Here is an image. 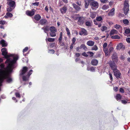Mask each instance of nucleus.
<instances>
[{"mask_svg":"<svg viewBox=\"0 0 130 130\" xmlns=\"http://www.w3.org/2000/svg\"><path fill=\"white\" fill-rule=\"evenodd\" d=\"M72 6H73L74 9L77 11H79L80 10V8L79 6L77 5L75 3L73 4Z\"/></svg>","mask_w":130,"mask_h":130,"instance_id":"nucleus-17","label":"nucleus"},{"mask_svg":"<svg viewBox=\"0 0 130 130\" xmlns=\"http://www.w3.org/2000/svg\"><path fill=\"white\" fill-rule=\"evenodd\" d=\"M50 29V26H46L41 28V29L44 30V32L46 33H47V32L49 31Z\"/></svg>","mask_w":130,"mask_h":130,"instance_id":"nucleus-16","label":"nucleus"},{"mask_svg":"<svg viewBox=\"0 0 130 130\" xmlns=\"http://www.w3.org/2000/svg\"><path fill=\"white\" fill-rule=\"evenodd\" d=\"M89 70V71H94V69L93 67H90V68Z\"/></svg>","mask_w":130,"mask_h":130,"instance_id":"nucleus-57","label":"nucleus"},{"mask_svg":"<svg viewBox=\"0 0 130 130\" xmlns=\"http://www.w3.org/2000/svg\"><path fill=\"white\" fill-rule=\"evenodd\" d=\"M39 23L41 25H45L47 23V20L45 19H42L40 21Z\"/></svg>","mask_w":130,"mask_h":130,"instance_id":"nucleus-19","label":"nucleus"},{"mask_svg":"<svg viewBox=\"0 0 130 130\" xmlns=\"http://www.w3.org/2000/svg\"><path fill=\"white\" fill-rule=\"evenodd\" d=\"M75 19H78L77 22L78 24L80 25H82L83 24L84 21H85V18L83 16H81L79 17H76Z\"/></svg>","mask_w":130,"mask_h":130,"instance_id":"nucleus-7","label":"nucleus"},{"mask_svg":"<svg viewBox=\"0 0 130 130\" xmlns=\"http://www.w3.org/2000/svg\"><path fill=\"white\" fill-rule=\"evenodd\" d=\"M115 28L116 29H118L121 28V26L119 25L116 24L115 26Z\"/></svg>","mask_w":130,"mask_h":130,"instance_id":"nucleus-45","label":"nucleus"},{"mask_svg":"<svg viewBox=\"0 0 130 130\" xmlns=\"http://www.w3.org/2000/svg\"><path fill=\"white\" fill-rule=\"evenodd\" d=\"M121 102H122V103H123L124 104H126V103H127V102H126V101L124 100H122Z\"/></svg>","mask_w":130,"mask_h":130,"instance_id":"nucleus-59","label":"nucleus"},{"mask_svg":"<svg viewBox=\"0 0 130 130\" xmlns=\"http://www.w3.org/2000/svg\"><path fill=\"white\" fill-rule=\"evenodd\" d=\"M114 15V8H113L110 10L109 12L108 13V15L109 16L112 17Z\"/></svg>","mask_w":130,"mask_h":130,"instance_id":"nucleus-18","label":"nucleus"},{"mask_svg":"<svg viewBox=\"0 0 130 130\" xmlns=\"http://www.w3.org/2000/svg\"><path fill=\"white\" fill-rule=\"evenodd\" d=\"M113 50V47H110L109 48V53H110L112 52Z\"/></svg>","mask_w":130,"mask_h":130,"instance_id":"nucleus-54","label":"nucleus"},{"mask_svg":"<svg viewBox=\"0 0 130 130\" xmlns=\"http://www.w3.org/2000/svg\"><path fill=\"white\" fill-rule=\"evenodd\" d=\"M112 61H115V62H118V56L117 53H113L112 56Z\"/></svg>","mask_w":130,"mask_h":130,"instance_id":"nucleus-12","label":"nucleus"},{"mask_svg":"<svg viewBox=\"0 0 130 130\" xmlns=\"http://www.w3.org/2000/svg\"><path fill=\"white\" fill-rule=\"evenodd\" d=\"M47 41L49 42H53L54 41V39L51 38H48Z\"/></svg>","mask_w":130,"mask_h":130,"instance_id":"nucleus-42","label":"nucleus"},{"mask_svg":"<svg viewBox=\"0 0 130 130\" xmlns=\"http://www.w3.org/2000/svg\"><path fill=\"white\" fill-rule=\"evenodd\" d=\"M6 4L7 5L6 11L8 12H11L15 7V2L13 1H8Z\"/></svg>","mask_w":130,"mask_h":130,"instance_id":"nucleus-3","label":"nucleus"},{"mask_svg":"<svg viewBox=\"0 0 130 130\" xmlns=\"http://www.w3.org/2000/svg\"><path fill=\"white\" fill-rule=\"evenodd\" d=\"M107 29V27L105 26H103L102 27H101V31H105Z\"/></svg>","mask_w":130,"mask_h":130,"instance_id":"nucleus-46","label":"nucleus"},{"mask_svg":"<svg viewBox=\"0 0 130 130\" xmlns=\"http://www.w3.org/2000/svg\"><path fill=\"white\" fill-rule=\"evenodd\" d=\"M13 70L6 69V71L0 69V87L4 80L6 79L7 83H10L12 82V79L9 77V74Z\"/></svg>","mask_w":130,"mask_h":130,"instance_id":"nucleus-1","label":"nucleus"},{"mask_svg":"<svg viewBox=\"0 0 130 130\" xmlns=\"http://www.w3.org/2000/svg\"><path fill=\"white\" fill-rule=\"evenodd\" d=\"M97 50H98V47L96 45L92 47V48H91V50L94 51H96Z\"/></svg>","mask_w":130,"mask_h":130,"instance_id":"nucleus-41","label":"nucleus"},{"mask_svg":"<svg viewBox=\"0 0 130 130\" xmlns=\"http://www.w3.org/2000/svg\"><path fill=\"white\" fill-rule=\"evenodd\" d=\"M117 31L115 29H113L111 30L109 33V34L111 35H113L115 34H116L117 33Z\"/></svg>","mask_w":130,"mask_h":130,"instance_id":"nucleus-28","label":"nucleus"},{"mask_svg":"<svg viewBox=\"0 0 130 130\" xmlns=\"http://www.w3.org/2000/svg\"><path fill=\"white\" fill-rule=\"evenodd\" d=\"M49 30L51 31V32H56L57 31L56 28L53 26L50 27Z\"/></svg>","mask_w":130,"mask_h":130,"instance_id":"nucleus-25","label":"nucleus"},{"mask_svg":"<svg viewBox=\"0 0 130 130\" xmlns=\"http://www.w3.org/2000/svg\"><path fill=\"white\" fill-rule=\"evenodd\" d=\"M66 31L67 32V34L68 35L70 36V35H71L69 29L67 27H66Z\"/></svg>","mask_w":130,"mask_h":130,"instance_id":"nucleus-39","label":"nucleus"},{"mask_svg":"<svg viewBox=\"0 0 130 130\" xmlns=\"http://www.w3.org/2000/svg\"><path fill=\"white\" fill-rule=\"evenodd\" d=\"M113 71L114 73V75L117 79H119L121 77V73L118 70H112Z\"/></svg>","mask_w":130,"mask_h":130,"instance_id":"nucleus-9","label":"nucleus"},{"mask_svg":"<svg viewBox=\"0 0 130 130\" xmlns=\"http://www.w3.org/2000/svg\"><path fill=\"white\" fill-rule=\"evenodd\" d=\"M82 55L84 56L87 57L88 56V55H87L86 53V52H84L83 53H82Z\"/></svg>","mask_w":130,"mask_h":130,"instance_id":"nucleus-62","label":"nucleus"},{"mask_svg":"<svg viewBox=\"0 0 130 130\" xmlns=\"http://www.w3.org/2000/svg\"><path fill=\"white\" fill-rule=\"evenodd\" d=\"M117 62L110 60L107 62V64L109 65V67L111 68V70H117V65L115 63Z\"/></svg>","mask_w":130,"mask_h":130,"instance_id":"nucleus-5","label":"nucleus"},{"mask_svg":"<svg viewBox=\"0 0 130 130\" xmlns=\"http://www.w3.org/2000/svg\"><path fill=\"white\" fill-rule=\"evenodd\" d=\"M41 19V16L39 14H36L34 17V19L38 21Z\"/></svg>","mask_w":130,"mask_h":130,"instance_id":"nucleus-22","label":"nucleus"},{"mask_svg":"<svg viewBox=\"0 0 130 130\" xmlns=\"http://www.w3.org/2000/svg\"><path fill=\"white\" fill-rule=\"evenodd\" d=\"M28 50V47H26L23 49V55H26V54H25L24 53L27 51Z\"/></svg>","mask_w":130,"mask_h":130,"instance_id":"nucleus-38","label":"nucleus"},{"mask_svg":"<svg viewBox=\"0 0 130 130\" xmlns=\"http://www.w3.org/2000/svg\"><path fill=\"white\" fill-rule=\"evenodd\" d=\"M33 72V71L32 70H30L28 72H27V75L26 76H30V75Z\"/></svg>","mask_w":130,"mask_h":130,"instance_id":"nucleus-51","label":"nucleus"},{"mask_svg":"<svg viewBox=\"0 0 130 130\" xmlns=\"http://www.w3.org/2000/svg\"><path fill=\"white\" fill-rule=\"evenodd\" d=\"M91 64L93 66H96L98 63V61L96 59L92 60L91 62Z\"/></svg>","mask_w":130,"mask_h":130,"instance_id":"nucleus-24","label":"nucleus"},{"mask_svg":"<svg viewBox=\"0 0 130 130\" xmlns=\"http://www.w3.org/2000/svg\"><path fill=\"white\" fill-rule=\"evenodd\" d=\"M89 2H90V0H86L85 1V7L86 8H87L88 6H89V5L90 4Z\"/></svg>","mask_w":130,"mask_h":130,"instance_id":"nucleus-30","label":"nucleus"},{"mask_svg":"<svg viewBox=\"0 0 130 130\" xmlns=\"http://www.w3.org/2000/svg\"><path fill=\"white\" fill-rule=\"evenodd\" d=\"M67 10V8L65 6H64L63 8L60 9V11L62 14L66 13Z\"/></svg>","mask_w":130,"mask_h":130,"instance_id":"nucleus-20","label":"nucleus"},{"mask_svg":"<svg viewBox=\"0 0 130 130\" xmlns=\"http://www.w3.org/2000/svg\"><path fill=\"white\" fill-rule=\"evenodd\" d=\"M0 67L1 68V69H2V70L5 71H6L5 68H4V64L3 63H1V64H0Z\"/></svg>","mask_w":130,"mask_h":130,"instance_id":"nucleus-31","label":"nucleus"},{"mask_svg":"<svg viewBox=\"0 0 130 130\" xmlns=\"http://www.w3.org/2000/svg\"><path fill=\"white\" fill-rule=\"evenodd\" d=\"M30 76H28V75H24L22 76V79H23V81H25L29 80V78Z\"/></svg>","mask_w":130,"mask_h":130,"instance_id":"nucleus-21","label":"nucleus"},{"mask_svg":"<svg viewBox=\"0 0 130 130\" xmlns=\"http://www.w3.org/2000/svg\"><path fill=\"white\" fill-rule=\"evenodd\" d=\"M109 78L111 81H112V75H111V72H109Z\"/></svg>","mask_w":130,"mask_h":130,"instance_id":"nucleus-55","label":"nucleus"},{"mask_svg":"<svg viewBox=\"0 0 130 130\" xmlns=\"http://www.w3.org/2000/svg\"><path fill=\"white\" fill-rule=\"evenodd\" d=\"M109 8V6L107 5H104L102 7V9L103 10H106Z\"/></svg>","mask_w":130,"mask_h":130,"instance_id":"nucleus-36","label":"nucleus"},{"mask_svg":"<svg viewBox=\"0 0 130 130\" xmlns=\"http://www.w3.org/2000/svg\"><path fill=\"white\" fill-rule=\"evenodd\" d=\"M119 92H120V93H124V90L123 88H120L119 89Z\"/></svg>","mask_w":130,"mask_h":130,"instance_id":"nucleus-61","label":"nucleus"},{"mask_svg":"<svg viewBox=\"0 0 130 130\" xmlns=\"http://www.w3.org/2000/svg\"><path fill=\"white\" fill-rule=\"evenodd\" d=\"M0 44L2 45V47H5L7 46V42L3 39L0 41Z\"/></svg>","mask_w":130,"mask_h":130,"instance_id":"nucleus-14","label":"nucleus"},{"mask_svg":"<svg viewBox=\"0 0 130 130\" xmlns=\"http://www.w3.org/2000/svg\"><path fill=\"white\" fill-rule=\"evenodd\" d=\"M126 41H127V43H130V38L129 37H128L126 38Z\"/></svg>","mask_w":130,"mask_h":130,"instance_id":"nucleus-58","label":"nucleus"},{"mask_svg":"<svg viewBox=\"0 0 130 130\" xmlns=\"http://www.w3.org/2000/svg\"><path fill=\"white\" fill-rule=\"evenodd\" d=\"M48 53L52 54H53L54 53V51L53 50H50L48 52Z\"/></svg>","mask_w":130,"mask_h":130,"instance_id":"nucleus-47","label":"nucleus"},{"mask_svg":"<svg viewBox=\"0 0 130 130\" xmlns=\"http://www.w3.org/2000/svg\"><path fill=\"white\" fill-rule=\"evenodd\" d=\"M121 98H122V96L120 94H117L116 95V99L117 100H120Z\"/></svg>","mask_w":130,"mask_h":130,"instance_id":"nucleus-35","label":"nucleus"},{"mask_svg":"<svg viewBox=\"0 0 130 130\" xmlns=\"http://www.w3.org/2000/svg\"><path fill=\"white\" fill-rule=\"evenodd\" d=\"M125 33L126 34H128L130 33V30L129 29H126L125 30Z\"/></svg>","mask_w":130,"mask_h":130,"instance_id":"nucleus-52","label":"nucleus"},{"mask_svg":"<svg viewBox=\"0 0 130 130\" xmlns=\"http://www.w3.org/2000/svg\"><path fill=\"white\" fill-rule=\"evenodd\" d=\"M111 38L114 39H120V37L118 35H115L111 36Z\"/></svg>","mask_w":130,"mask_h":130,"instance_id":"nucleus-29","label":"nucleus"},{"mask_svg":"<svg viewBox=\"0 0 130 130\" xmlns=\"http://www.w3.org/2000/svg\"><path fill=\"white\" fill-rule=\"evenodd\" d=\"M87 54H89V56L90 57H93L94 54V53L91 52H87Z\"/></svg>","mask_w":130,"mask_h":130,"instance_id":"nucleus-44","label":"nucleus"},{"mask_svg":"<svg viewBox=\"0 0 130 130\" xmlns=\"http://www.w3.org/2000/svg\"><path fill=\"white\" fill-rule=\"evenodd\" d=\"M123 23L124 24H127L128 23H129V21H128L127 19L123 20Z\"/></svg>","mask_w":130,"mask_h":130,"instance_id":"nucleus-49","label":"nucleus"},{"mask_svg":"<svg viewBox=\"0 0 130 130\" xmlns=\"http://www.w3.org/2000/svg\"><path fill=\"white\" fill-rule=\"evenodd\" d=\"M107 44L106 43H105L103 44V48H106V47H107Z\"/></svg>","mask_w":130,"mask_h":130,"instance_id":"nucleus-64","label":"nucleus"},{"mask_svg":"<svg viewBox=\"0 0 130 130\" xmlns=\"http://www.w3.org/2000/svg\"><path fill=\"white\" fill-rule=\"evenodd\" d=\"M35 12L36 10L34 9L31 10H27L26 11V14L29 17L32 16L35 14Z\"/></svg>","mask_w":130,"mask_h":130,"instance_id":"nucleus-8","label":"nucleus"},{"mask_svg":"<svg viewBox=\"0 0 130 130\" xmlns=\"http://www.w3.org/2000/svg\"><path fill=\"white\" fill-rule=\"evenodd\" d=\"M96 14L95 12H93L91 13H90V17L91 18L93 19L95 17Z\"/></svg>","mask_w":130,"mask_h":130,"instance_id":"nucleus-27","label":"nucleus"},{"mask_svg":"<svg viewBox=\"0 0 130 130\" xmlns=\"http://www.w3.org/2000/svg\"><path fill=\"white\" fill-rule=\"evenodd\" d=\"M100 2L103 3H106L107 2V0H100Z\"/></svg>","mask_w":130,"mask_h":130,"instance_id":"nucleus-56","label":"nucleus"},{"mask_svg":"<svg viewBox=\"0 0 130 130\" xmlns=\"http://www.w3.org/2000/svg\"><path fill=\"white\" fill-rule=\"evenodd\" d=\"M85 25L86 26L88 27H90L92 25V22L88 21L86 22Z\"/></svg>","mask_w":130,"mask_h":130,"instance_id":"nucleus-33","label":"nucleus"},{"mask_svg":"<svg viewBox=\"0 0 130 130\" xmlns=\"http://www.w3.org/2000/svg\"><path fill=\"white\" fill-rule=\"evenodd\" d=\"M1 52H2V55L4 56V57L5 58H9L10 57H13V55L12 54L10 55H7V49L5 48H3L1 49Z\"/></svg>","mask_w":130,"mask_h":130,"instance_id":"nucleus-4","label":"nucleus"},{"mask_svg":"<svg viewBox=\"0 0 130 130\" xmlns=\"http://www.w3.org/2000/svg\"><path fill=\"white\" fill-rule=\"evenodd\" d=\"M96 20L98 21H100L102 20V18L101 16H99L96 18Z\"/></svg>","mask_w":130,"mask_h":130,"instance_id":"nucleus-40","label":"nucleus"},{"mask_svg":"<svg viewBox=\"0 0 130 130\" xmlns=\"http://www.w3.org/2000/svg\"><path fill=\"white\" fill-rule=\"evenodd\" d=\"M39 2H35L32 3V5L38 6L39 5Z\"/></svg>","mask_w":130,"mask_h":130,"instance_id":"nucleus-60","label":"nucleus"},{"mask_svg":"<svg viewBox=\"0 0 130 130\" xmlns=\"http://www.w3.org/2000/svg\"><path fill=\"white\" fill-rule=\"evenodd\" d=\"M90 5L93 6V7L98 8L99 4L97 2L94 1L93 0H90Z\"/></svg>","mask_w":130,"mask_h":130,"instance_id":"nucleus-10","label":"nucleus"},{"mask_svg":"<svg viewBox=\"0 0 130 130\" xmlns=\"http://www.w3.org/2000/svg\"><path fill=\"white\" fill-rule=\"evenodd\" d=\"M113 90L116 92L118 91V87H113Z\"/></svg>","mask_w":130,"mask_h":130,"instance_id":"nucleus-63","label":"nucleus"},{"mask_svg":"<svg viewBox=\"0 0 130 130\" xmlns=\"http://www.w3.org/2000/svg\"><path fill=\"white\" fill-rule=\"evenodd\" d=\"M94 42L92 41H89L87 42V45L89 46H92L94 45Z\"/></svg>","mask_w":130,"mask_h":130,"instance_id":"nucleus-26","label":"nucleus"},{"mask_svg":"<svg viewBox=\"0 0 130 130\" xmlns=\"http://www.w3.org/2000/svg\"><path fill=\"white\" fill-rule=\"evenodd\" d=\"M13 16V15L11 13L8 12L6 13L5 15L4 16V18L6 19H7L8 17L11 18Z\"/></svg>","mask_w":130,"mask_h":130,"instance_id":"nucleus-23","label":"nucleus"},{"mask_svg":"<svg viewBox=\"0 0 130 130\" xmlns=\"http://www.w3.org/2000/svg\"><path fill=\"white\" fill-rule=\"evenodd\" d=\"M79 34L81 36L84 35L86 36L87 35V32L85 29L82 28V29L81 30L79 31Z\"/></svg>","mask_w":130,"mask_h":130,"instance_id":"nucleus-13","label":"nucleus"},{"mask_svg":"<svg viewBox=\"0 0 130 130\" xmlns=\"http://www.w3.org/2000/svg\"><path fill=\"white\" fill-rule=\"evenodd\" d=\"M56 32H51L50 35L51 37H54L56 36Z\"/></svg>","mask_w":130,"mask_h":130,"instance_id":"nucleus-43","label":"nucleus"},{"mask_svg":"<svg viewBox=\"0 0 130 130\" xmlns=\"http://www.w3.org/2000/svg\"><path fill=\"white\" fill-rule=\"evenodd\" d=\"M18 58V57L17 55L13 57V59L9 58H7L5 61V63H8V65L6 67V69L13 70V69L14 64H15Z\"/></svg>","mask_w":130,"mask_h":130,"instance_id":"nucleus-2","label":"nucleus"},{"mask_svg":"<svg viewBox=\"0 0 130 130\" xmlns=\"http://www.w3.org/2000/svg\"><path fill=\"white\" fill-rule=\"evenodd\" d=\"M6 22L4 20L0 21V24L2 25H4L5 24Z\"/></svg>","mask_w":130,"mask_h":130,"instance_id":"nucleus-48","label":"nucleus"},{"mask_svg":"<svg viewBox=\"0 0 130 130\" xmlns=\"http://www.w3.org/2000/svg\"><path fill=\"white\" fill-rule=\"evenodd\" d=\"M77 47L83 48L84 50H87V48L84 44H82L80 47Z\"/></svg>","mask_w":130,"mask_h":130,"instance_id":"nucleus-32","label":"nucleus"},{"mask_svg":"<svg viewBox=\"0 0 130 130\" xmlns=\"http://www.w3.org/2000/svg\"><path fill=\"white\" fill-rule=\"evenodd\" d=\"M116 49L118 50H123L125 49V46L122 43H120L118 44L116 46Z\"/></svg>","mask_w":130,"mask_h":130,"instance_id":"nucleus-11","label":"nucleus"},{"mask_svg":"<svg viewBox=\"0 0 130 130\" xmlns=\"http://www.w3.org/2000/svg\"><path fill=\"white\" fill-rule=\"evenodd\" d=\"M103 51L105 53V55L107 56L108 55V51H107V48H103Z\"/></svg>","mask_w":130,"mask_h":130,"instance_id":"nucleus-37","label":"nucleus"},{"mask_svg":"<svg viewBox=\"0 0 130 130\" xmlns=\"http://www.w3.org/2000/svg\"><path fill=\"white\" fill-rule=\"evenodd\" d=\"M28 68L26 67H24L23 68L21 72L20 73L21 75H23L27 71Z\"/></svg>","mask_w":130,"mask_h":130,"instance_id":"nucleus-15","label":"nucleus"},{"mask_svg":"<svg viewBox=\"0 0 130 130\" xmlns=\"http://www.w3.org/2000/svg\"><path fill=\"white\" fill-rule=\"evenodd\" d=\"M62 37V32H60V36H59V40H58V41H59V43H61V42Z\"/></svg>","mask_w":130,"mask_h":130,"instance_id":"nucleus-34","label":"nucleus"},{"mask_svg":"<svg viewBox=\"0 0 130 130\" xmlns=\"http://www.w3.org/2000/svg\"><path fill=\"white\" fill-rule=\"evenodd\" d=\"M75 38L74 37H73L72 40V44H75Z\"/></svg>","mask_w":130,"mask_h":130,"instance_id":"nucleus-53","label":"nucleus"},{"mask_svg":"<svg viewBox=\"0 0 130 130\" xmlns=\"http://www.w3.org/2000/svg\"><path fill=\"white\" fill-rule=\"evenodd\" d=\"M15 96H16V97L17 98H21V96H20V94L18 92L15 93Z\"/></svg>","mask_w":130,"mask_h":130,"instance_id":"nucleus-50","label":"nucleus"},{"mask_svg":"<svg viewBox=\"0 0 130 130\" xmlns=\"http://www.w3.org/2000/svg\"><path fill=\"white\" fill-rule=\"evenodd\" d=\"M129 5L127 1H125L124 3V7H123V11L125 14L126 15L128 11H129Z\"/></svg>","mask_w":130,"mask_h":130,"instance_id":"nucleus-6","label":"nucleus"}]
</instances>
